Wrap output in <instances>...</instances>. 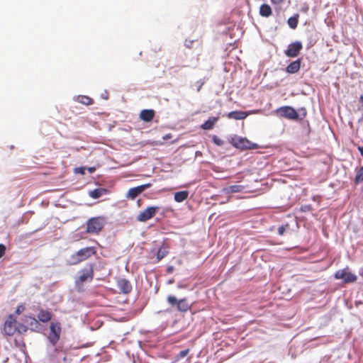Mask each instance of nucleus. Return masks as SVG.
I'll use <instances>...</instances> for the list:
<instances>
[{
	"instance_id": "nucleus-1",
	"label": "nucleus",
	"mask_w": 363,
	"mask_h": 363,
	"mask_svg": "<svg viewBox=\"0 0 363 363\" xmlns=\"http://www.w3.org/2000/svg\"><path fill=\"white\" fill-rule=\"evenodd\" d=\"M4 333L7 336H12L16 333L19 334L26 333L28 331L26 325L18 323L13 315H9L4 324Z\"/></svg>"
},
{
	"instance_id": "nucleus-2",
	"label": "nucleus",
	"mask_w": 363,
	"mask_h": 363,
	"mask_svg": "<svg viewBox=\"0 0 363 363\" xmlns=\"http://www.w3.org/2000/svg\"><path fill=\"white\" fill-rule=\"evenodd\" d=\"M105 225V218L104 217H94L89 219L86 222V233H99Z\"/></svg>"
},
{
	"instance_id": "nucleus-3",
	"label": "nucleus",
	"mask_w": 363,
	"mask_h": 363,
	"mask_svg": "<svg viewBox=\"0 0 363 363\" xmlns=\"http://www.w3.org/2000/svg\"><path fill=\"white\" fill-rule=\"evenodd\" d=\"M230 143L236 148L240 150H253L257 147V145L252 143L246 138L235 136L231 138Z\"/></svg>"
},
{
	"instance_id": "nucleus-4",
	"label": "nucleus",
	"mask_w": 363,
	"mask_h": 363,
	"mask_svg": "<svg viewBox=\"0 0 363 363\" xmlns=\"http://www.w3.org/2000/svg\"><path fill=\"white\" fill-rule=\"evenodd\" d=\"M168 303L172 306H177V309L182 313H186L191 309V305L188 303L186 298L180 300L174 296H169L167 298Z\"/></svg>"
},
{
	"instance_id": "nucleus-5",
	"label": "nucleus",
	"mask_w": 363,
	"mask_h": 363,
	"mask_svg": "<svg viewBox=\"0 0 363 363\" xmlns=\"http://www.w3.org/2000/svg\"><path fill=\"white\" fill-rule=\"evenodd\" d=\"M94 264H89L88 266L79 271V276L76 279V284H82L85 281H91L94 279Z\"/></svg>"
},
{
	"instance_id": "nucleus-6",
	"label": "nucleus",
	"mask_w": 363,
	"mask_h": 363,
	"mask_svg": "<svg viewBox=\"0 0 363 363\" xmlns=\"http://www.w3.org/2000/svg\"><path fill=\"white\" fill-rule=\"evenodd\" d=\"M50 333L48 340L55 346L60 338L62 331L61 325L59 322H52L50 325Z\"/></svg>"
},
{
	"instance_id": "nucleus-7",
	"label": "nucleus",
	"mask_w": 363,
	"mask_h": 363,
	"mask_svg": "<svg viewBox=\"0 0 363 363\" xmlns=\"http://www.w3.org/2000/svg\"><path fill=\"white\" fill-rule=\"evenodd\" d=\"M334 277L336 279H342L345 284L354 283L357 279V276L349 272L347 269L337 270L335 273Z\"/></svg>"
},
{
	"instance_id": "nucleus-8",
	"label": "nucleus",
	"mask_w": 363,
	"mask_h": 363,
	"mask_svg": "<svg viewBox=\"0 0 363 363\" xmlns=\"http://www.w3.org/2000/svg\"><path fill=\"white\" fill-rule=\"evenodd\" d=\"M158 209L159 207L149 206L138 215L137 220L140 222H146L155 216Z\"/></svg>"
},
{
	"instance_id": "nucleus-9",
	"label": "nucleus",
	"mask_w": 363,
	"mask_h": 363,
	"mask_svg": "<svg viewBox=\"0 0 363 363\" xmlns=\"http://www.w3.org/2000/svg\"><path fill=\"white\" fill-rule=\"evenodd\" d=\"M302 48L303 46L301 43L299 41H296L289 45L288 48L286 50H285L284 53L287 57H296L298 55Z\"/></svg>"
},
{
	"instance_id": "nucleus-10",
	"label": "nucleus",
	"mask_w": 363,
	"mask_h": 363,
	"mask_svg": "<svg viewBox=\"0 0 363 363\" xmlns=\"http://www.w3.org/2000/svg\"><path fill=\"white\" fill-rule=\"evenodd\" d=\"M82 262L96 255V251L94 247H86L76 252Z\"/></svg>"
},
{
	"instance_id": "nucleus-11",
	"label": "nucleus",
	"mask_w": 363,
	"mask_h": 363,
	"mask_svg": "<svg viewBox=\"0 0 363 363\" xmlns=\"http://www.w3.org/2000/svg\"><path fill=\"white\" fill-rule=\"evenodd\" d=\"M152 184L150 183H147L136 187L130 188L127 193V197L131 199H135L139 194L145 189L150 188Z\"/></svg>"
},
{
	"instance_id": "nucleus-12",
	"label": "nucleus",
	"mask_w": 363,
	"mask_h": 363,
	"mask_svg": "<svg viewBox=\"0 0 363 363\" xmlns=\"http://www.w3.org/2000/svg\"><path fill=\"white\" fill-rule=\"evenodd\" d=\"M279 112L281 113L282 116L284 117L289 118V119H293L296 120L298 117V114L296 112V111L290 106H283L281 107L279 109Z\"/></svg>"
},
{
	"instance_id": "nucleus-13",
	"label": "nucleus",
	"mask_w": 363,
	"mask_h": 363,
	"mask_svg": "<svg viewBox=\"0 0 363 363\" xmlns=\"http://www.w3.org/2000/svg\"><path fill=\"white\" fill-rule=\"evenodd\" d=\"M117 286L123 294H128L132 290V285L130 281L125 279H120L117 281Z\"/></svg>"
},
{
	"instance_id": "nucleus-14",
	"label": "nucleus",
	"mask_w": 363,
	"mask_h": 363,
	"mask_svg": "<svg viewBox=\"0 0 363 363\" xmlns=\"http://www.w3.org/2000/svg\"><path fill=\"white\" fill-rule=\"evenodd\" d=\"M23 320L28 325H26L28 327V330L30 329L33 331H35L40 327L38 321L34 317L25 315Z\"/></svg>"
},
{
	"instance_id": "nucleus-15",
	"label": "nucleus",
	"mask_w": 363,
	"mask_h": 363,
	"mask_svg": "<svg viewBox=\"0 0 363 363\" xmlns=\"http://www.w3.org/2000/svg\"><path fill=\"white\" fill-rule=\"evenodd\" d=\"M155 112L153 109H144L140 113V118L145 122H150L155 117Z\"/></svg>"
},
{
	"instance_id": "nucleus-16",
	"label": "nucleus",
	"mask_w": 363,
	"mask_h": 363,
	"mask_svg": "<svg viewBox=\"0 0 363 363\" xmlns=\"http://www.w3.org/2000/svg\"><path fill=\"white\" fill-rule=\"evenodd\" d=\"M39 321L42 323H48L52 319V313L48 310L39 308V312L37 315Z\"/></svg>"
},
{
	"instance_id": "nucleus-17",
	"label": "nucleus",
	"mask_w": 363,
	"mask_h": 363,
	"mask_svg": "<svg viewBox=\"0 0 363 363\" xmlns=\"http://www.w3.org/2000/svg\"><path fill=\"white\" fill-rule=\"evenodd\" d=\"M249 113L245 111H234L229 112L227 115L228 118L235 119V120H243L245 119Z\"/></svg>"
},
{
	"instance_id": "nucleus-18",
	"label": "nucleus",
	"mask_w": 363,
	"mask_h": 363,
	"mask_svg": "<svg viewBox=\"0 0 363 363\" xmlns=\"http://www.w3.org/2000/svg\"><path fill=\"white\" fill-rule=\"evenodd\" d=\"M169 246L167 243H162L157 252V262H160L169 254Z\"/></svg>"
},
{
	"instance_id": "nucleus-19",
	"label": "nucleus",
	"mask_w": 363,
	"mask_h": 363,
	"mask_svg": "<svg viewBox=\"0 0 363 363\" xmlns=\"http://www.w3.org/2000/svg\"><path fill=\"white\" fill-rule=\"evenodd\" d=\"M301 67V60L298 59L291 62L286 68V71L290 74L296 73Z\"/></svg>"
},
{
	"instance_id": "nucleus-20",
	"label": "nucleus",
	"mask_w": 363,
	"mask_h": 363,
	"mask_svg": "<svg viewBox=\"0 0 363 363\" xmlns=\"http://www.w3.org/2000/svg\"><path fill=\"white\" fill-rule=\"evenodd\" d=\"M245 186L242 185H232L223 189V192L227 194L233 193L241 192L244 190Z\"/></svg>"
},
{
	"instance_id": "nucleus-21",
	"label": "nucleus",
	"mask_w": 363,
	"mask_h": 363,
	"mask_svg": "<svg viewBox=\"0 0 363 363\" xmlns=\"http://www.w3.org/2000/svg\"><path fill=\"white\" fill-rule=\"evenodd\" d=\"M218 120V117L210 118L201 125V128L203 130H211L213 128L215 123L217 122Z\"/></svg>"
},
{
	"instance_id": "nucleus-22",
	"label": "nucleus",
	"mask_w": 363,
	"mask_h": 363,
	"mask_svg": "<svg viewBox=\"0 0 363 363\" xmlns=\"http://www.w3.org/2000/svg\"><path fill=\"white\" fill-rule=\"evenodd\" d=\"M189 196V191H177L174 194V199L175 201L180 203L185 201Z\"/></svg>"
},
{
	"instance_id": "nucleus-23",
	"label": "nucleus",
	"mask_w": 363,
	"mask_h": 363,
	"mask_svg": "<svg viewBox=\"0 0 363 363\" xmlns=\"http://www.w3.org/2000/svg\"><path fill=\"white\" fill-rule=\"evenodd\" d=\"M272 11L271 7L266 4H262L259 8V14L264 17H269L272 15Z\"/></svg>"
},
{
	"instance_id": "nucleus-24",
	"label": "nucleus",
	"mask_w": 363,
	"mask_h": 363,
	"mask_svg": "<svg viewBox=\"0 0 363 363\" xmlns=\"http://www.w3.org/2000/svg\"><path fill=\"white\" fill-rule=\"evenodd\" d=\"M106 193L107 190L106 189L99 188L91 191L89 192V196L93 199H99Z\"/></svg>"
},
{
	"instance_id": "nucleus-25",
	"label": "nucleus",
	"mask_w": 363,
	"mask_h": 363,
	"mask_svg": "<svg viewBox=\"0 0 363 363\" xmlns=\"http://www.w3.org/2000/svg\"><path fill=\"white\" fill-rule=\"evenodd\" d=\"M77 101L86 106L91 105L94 103V101L91 98L84 95L78 96L77 98Z\"/></svg>"
},
{
	"instance_id": "nucleus-26",
	"label": "nucleus",
	"mask_w": 363,
	"mask_h": 363,
	"mask_svg": "<svg viewBox=\"0 0 363 363\" xmlns=\"http://www.w3.org/2000/svg\"><path fill=\"white\" fill-rule=\"evenodd\" d=\"M81 262L82 259H79L77 252H74L70 256L69 259L67 261V264L69 266L77 265Z\"/></svg>"
},
{
	"instance_id": "nucleus-27",
	"label": "nucleus",
	"mask_w": 363,
	"mask_h": 363,
	"mask_svg": "<svg viewBox=\"0 0 363 363\" xmlns=\"http://www.w3.org/2000/svg\"><path fill=\"white\" fill-rule=\"evenodd\" d=\"M298 17H299L298 14H296L294 16H291L288 19L287 23H288L289 26L291 28H292V29L296 28V27L298 26Z\"/></svg>"
},
{
	"instance_id": "nucleus-28",
	"label": "nucleus",
	"mask_w": 363,
	"mask_h": 363,
	"mask_svg": "<svg viewBox=\"0 0 363 363\" xmlns=\"http://www.w3.org/2000/svg\"><path fill=\"white\" fill-rule=\"evenodd\" d=\"M363 182V167L356 169V175L354 177V184H359Z\"/></svg>"
},
{
	"instance_id": "nucleus-29",
	"label": "nucleus",
	"mask_w": 363,
	"mask_h": 363,
	"mask_svg": "<svg viewBox=\"0 0 363 363\" xmlns=\"http://www.w3.org/2000/svg\"><path fill=\"white\" fill-rule=\"evenodd\" d=\"M213 142L217 145H219V146H221L224 144V142L223 140H221L220 138H219L218 136L216 135H214L213 137Z\"/></svg>"
},
{
	"instance_id": "nucleus-30",
	"label": "nucleus",
	"mask_w": 363,
	"mask_h": 363,
	"mask_svg": "<svg viewBox=\"0 0 363 363\" xmlns=\"http://www.w3.org/2000/svg\"><path fill=\"white\" fill-rule=\"evenodd\" d=\"M189 353V349H186L184 350L180 351V352L178 354V358L182 359L185 357Z\"/></svg>"
},
{
	"instance_id": "nucleus-31",
	"label": "nucleus",
	"mask_w": 363,
	"mask_h": 363,
	"mask_svg": "<svg viewBox=\"0 0 363 363\" xmlns=\"http://www.w3.org/2000/svg\"><path fill=\"white\" fill-rule=\"evenodd\" d=\"M24 310L25 307L23 305H19L17 306L15 313L16 315H20L24 311Z\"/></svg>"
},
{
	"instance_id": "nucleus-32",
	"label": "nucleus",
	"mask_w": 363,
	"mask_h": 363,
	"mask_svg": "<svg viewBox=\"0 0 363 363\" xmlns=\"http://www.w3.org/2000/svg\"><path fill=\"white\" fill-rule=\"evenodd\" d=\"M286 227H288V224H286V226L285 225H281V226L279 227V228H278V233H279V235H284V232L286 230Z\"/></svg>"
},
{
	"instance_id": "nucleus-33",
	"label": "nucleus",
	"mask_w": 363,
	"mask_h": 363,
	"mask_svg": "<svg viewBox=\"0 0 363 363\" xmlns=\"http://www.w3.org/2000/svg\"><path fill=\"white\" fill-rule=\"evenodd\" d=\"M6 251V247L3 244H0V258L2 257Z\"/></svg>"
},
{
	"instance_id": "nucleus-34",
	"label": "nucleus",
	"mask_w": 363,
	"mask_h": 363,
	"mask_svg": "<svg viewBox=\"0 0 363 363\" xmlns=\"http://www.w3.org/2000/svg\"><path fill=\"white\" fill-rule=\"evenodd\" d=\"M198 87H197V91H200L201 89L202 88L203 85L204 84V82L203 80H200L197 82Z\"/></svg>"
},
{
	"instance_id": "nucleus-35",
	"label": "nucleus",
	"mask_w": 363,
	"mask_h": 363,
	"mask_svg": "<svg viewBox=\"0 0 363 363\" xmlns=\"http://www.w3.org/2000/svg\"><path fill=\"white\" fill-rule=\"evenodd\" d=\"M174 268L173 266H169V267H167L166 271H167V274H172L174 272Z\"/></svg>"
},
{
	"instance_id": "nucleus-36",
	"label": "nucleus",
	"mask_w": 363,
	"mask_h": 363,
	"mask_svg": "<svg viewBox=\"0 0 363 363\" xmlns=\"http://www.w3.org/2000/svg\"><path fill=\"white\" fill-rule=\"evenodd\" d=\"M271 1L274 4H279L284 1V0H271Z\"/></svg>"
},
{
	"instance_id": "nucleus-37",
	"label": "nucleus",
	"mask_w": 363,
	"mask_h": 363,
	"mask_svg": "<svg viewBox=\"0 0 363 363\" xmlns=\"http://www.w3.org/2000/svg\"><path fill=\"white\" fill-rule=\"evenodd\" d=\"M310 208H311L310 206H304V207H302V208H301V210H302L303 211H306V210H309Z\"/></svg>"
},
{
	"instance_id": "nucleus-38",
	"label": "nucleus",
	"mask_w": 363,
	"mask_h": 363,
	"mask_svg": "<svg viewBox=\"0 0 363 363\" xmlns=\"http://www.w3.org/2000/svg\"><path fill=\"white\" fill-rule=\"evenodd\" d=\"M81 172H82V174H84V169L83 168H82Z\"/></svg>"
}]
</instances>
